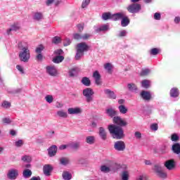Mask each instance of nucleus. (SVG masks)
<instances>
[{
  "instance_id": "1a4fd4ad",
  "label": "nucleus",
  "mask_w": 180,
  "mask_h": 180,
  "mask_svg": "<svg viewBox=\"0 0 180 180\" xmlns=\"http://www.w3.org/2000/svg\"><path fill=\"white\" fill-rule=\"evenodd\" d=\"M114 148L116 151H124L126 150V143L123 141H117L114 144Z\"/></svg>"
},
{
  "instance_id": "bf43d9fd",
  "label": "nucleus",
  "mask_w": 180,
  "mask_h": 180,
  "mask_svg": "<svg viewBox=\"0 0 180 180\" xmlns=\"http://www.w3.org/2000/svg\"><path fill=\"white\" fill-rule=\"evenodd\" d=\"M73 37L75 39V40H82V35L78 33L73 34Z\"/></svg>"
},
{
  "instance_id": "393cba45",
  "label": "nucleus",
  "mask_w": 180,
  "mask_h": 180,
  "mask_svg": "<svg viewBox=\"0 0 180 180\" xmlns=\"http://www.w3.org/2000/svg\"><path fill=\"white\" fill-rule=\"evenodd\" d=\"M172 150L174 154L179 155L180 154V144L178 143H176L172 145Z\"/></svg>"
},
{
  "instance_id": "49530a36",
  "label": "nucleus",
  "mask_w": 180,
  "mask_h": 180,
  "mask_svg": "<svg viewBox=\"0 0 180 180\" xmlns=\"http://www.w3.org/2000/svg\"><path fill=\"white\" fill-rule=\"evenodd\" d=\"M45 101L48 103H53V101H54V98L53 97L52 95H46L45 96Z\"/></svg>"
},
{
  "instance_id": "2eb2a0df",
  "label": "nucleus",
  "mask_w": 180,
  "mask_h": 180,
  "mask_svg": "<svg viewBox=\"0 0 180 180\" xmlns=\"http://www.w3.org/2000/svg\"><path fill=\"white\" fill-rule=\"evenodd\" d=\"M53 171V166L51 165H45L43 167V172L46 176H50L51 172Z\"/></svg>"
},
{
  "instance_id": "e2e57ef3",
  "label": "nucleus",
  "mask_w": 180,
  "mask_h": 180,
  "mask_svg": "<svg viewBox=\"0 0 180 180\" xmlns=\"http://www.w3.org/2000/svg\"><path fill=\"white\" fill-rule=\"evenodd\" d=\"M91 37V34H84L82 35V40H88Z\"/></svg>"
},
{
  "instance_id": "13d9d810",
  "label": "nucleus",
  "mask_w": 180,
  "mask_h": 180,
  "mask_svg": "<svg viewBox=\"0 0 180 180\" xmlns=\"http://www.w3.org/2000/svg\"><path fill=\"white\" fill-rule=\"evenodd\" d=\"M150 129L153 130V131H157L158 130V124H152L150 125Z\"/></svg>"
},
{
  "instance_id": "a878e982",
  "label": "nucleus",
  "mask_w": 180,
  "mask_h": 180,
  "mask_svg": "<svg viewBox=\"0 0 180 180\" xmlns=\"http://www.w3.org/2000/svg\"><path fill=\"white\" fill-rule=\"evenodd\" d=\"M105 113L110 116V117H113L116 116V110L112 108H109L105 110Z\"/></svg>"
},
{
  "instance_id": "aec40b11",
  "label": "nucleus",
  "mask_w": 180,
  "mask_h": 180,
  "mask_svg": "<svg viewBox=\"0 0 180 180\" xmlns=\"http://www.w3.org/2000/svg\"><path fill=\"white\" fill-rule=\"evenodd\" d=\"M57 154V146L53 145L48 149V155L49 157H54Z\"/></svg>"
},
{
  "instance_id": "338daca9",
  "label": "nucleus",
  "mask_w": 180,
  "mask_h": 180,
  "mask_svg": "<svg viewBox=\"0 0 180 180\" xmlns=\"http://www.w3.org/2000/svg\"><path fill=\"white\" fill-rule=\"evenodd\" d=\"M36 58L38 60V61H41V60H43V55L41 53H38Z\"/></svg>"
},
{
  "instance_id": "7ed1b4c3",
  "label": "nucleus",
  "mask_w": 180,
  "mask_h": 180,
  "mask_svg": "<svg viewBox=\"0 0 180 180\" xmlns=\"http://www.w3.org/2000/svg\"><path fill=\"white\" fill-rule=\"evenodd\" d=\"M89 46L85 42H81L77 44V52L75 55V60H81L82 57H84V53L88 51Z\"/></svg>"
},
{
  "instance_id": "f704fd0d",
  "label": "nucleus",
  "mask_w": 180,
  "mask_h": 180,
  "mask_svg": "<svg viewBox=\"0 0 180 180\" xmlns=\"http://www.w3.org/2000/svg\"><path fill=\"white\" fill-rule=\"evenodd\" d=\"M160 51H161V49L153 48L149 51V53H150V56H157L158 54H160Z\"/></svg>"
},
{
  "instance_id": "f257e3e1",
  "label": "nucleus",
  "mask_w": 180,
  "mask_h": 180,
  "mask_svg": "<svg viewBox=\"0 0 180 180\" xmlns=\"http://www.w3.org/2000/svg\"><path fill=\"white\" fill-rule=\"evenodd\" d=\"M19 58L22 63H27L30 59V51L29 44L26 42H20L18 44Z\"/></svg>"
},
{
  "instance_id": "7c9ffc66",
  "label": "nucleus",
  "mask_w": 180,
  "mask_h": 180,
  "mask_svg": "<svg viewBox=\"0 0 180 180\" xmlns=\"http://www.w3.org/2000/svg\"><path fill=\"white\" fill-rule=\"evenodd\" d=\"M64 61V56H57L53 59V62L55 64H60V63H63Z\"/></svg>"
},
{
  "instance_id": "052dcab7",
  "label": "nucleus",
  "mask_w": 180,
  "mask_h": 180,
  "mask_svg": "<svg viewBox=\"0 0 180 180\" xmlns=\"http://www.w3.org/2000/svg\"><path fill=\"white\" fill-rule=\"evenodd\" d=\"M70 44H71V39L68 38L65 39L63 42V45L65 46V47H67V46H70Z\"/></svg>"
},
{
  "instance_id": "680f3d73",
  "label": "nucleus",
  "mask_w": 180,
  "mask_h": 180,
  "mask_svg": "<svg viewBox=\"0 0 180 180\" xmlns=\"http://www.w3.org/2000/svg\"><path fill=\"white\" fill-rule=\"evenodd\" d=\"M16 68L20 72V74H25V71L23 70V67H22L20 65H17Z\"/></svg>"
},
{
  "instance_id": "9b49d317",
  "label": "nucleus",
  "mask_w": 180,
  "mask_h": 180,
  "mask_svg": "<svg viewBox=\"0 0 180 180\" xmlns=\"http://www.w3.org/2000/svg\"><path fill=\"white\" fill-rule=\"evenodd\" d=\"M94 29L96 33H101V32H108V30H109V25H95L94 27Z\"/></svg>"
},
{
  "instance_id": "c85d7f7f",
  "label": "nucleus",
  "mask_w": 180,
  "mask_h": 180,
  "mask_svg": "<svg viewBox=\"0 0 180 180\" xmlns=\"http://www.w3.org/2000/svg\"><path fill=\"white\" fill-rule=\"evenodd\" d=\"M151 85V81L144 79L141 82V87L145 88L146 89H148Z\"/></svg>"
},
{
  "instance_id": "c9c22d12",
  "label": "nucleus",
  "mask_w": 180,
  "mask_h": 180,
  "mask_svg": "<svg viewBox=\"0 0 180 180\" xmlns=\"http://www.w3.org/2000/svg\"><path fill=\"white\" fill-rule=\"evenodd\" d=\"M82 84L85 86H91V80L87 77H84L82 79Z\"/></svg>"
},
{
  "instance_id": "0eeeda50",
  "label": "nucleus",
  "mask_w": 180,
  "mask_h": 180,
  "mask_svg": "<svg viewBox=\"0 0 180 180\" xmlns=\"http://www.w3.org/2000/svg\"><path fill=\"white\" fill-rule=\"evenodd\" d=\"M117 15H121V18H118L117 20H121V26L122 27H126V26H129V24L130 23V20H129V18L126 16V14H124V13H117Z\"/></svg>"
},
{
  "instance_id": "6ab92c4d",
  "label": "nucleus",
  "mask_w": 180,
  "mask_h": 180,
  "mask_svg": "<svg viewBox=\"0 0 180 180\" xmlns=\"http://www.w3.org/2000/svg\"><path fill=\"white\" fill-rule=\"evenodd\" d=\"M169 95L171 98H178L179 96V89L176 87H173L169 91Z\"/></svg>"
},
{
  "instance_id": "6e6d98bb",
  "label": "nucleus",
  "mask_w": 180,
  "mask_h": 180,
  "mask_svg": "<svg viewBox=\"0 0 180 180\" xmlns=\"http://www.w3.org/2000/svg\"><path fill=\"white\" fill-rule=\"evenodd\" d=\"M2 122L4 123V124H11V123H12V121L9 117L3 118Z\"/></svg>"
},
{
  "instance_id": "a19ab883",
  "label": "nucleus",
  "mask_w": 180,
  "mask_h": 180,
  "mask_svg": "<svg viewBox=\"0 0 180 180\" xmlns=\"http://www.w3.org/2000/svg\"><path fill=\"white\" fill-rule=\"evenodd\" d=\"M21 160L23 161V162H27L29 164L30 162H32V156L24 155L21 158Z\"/></svg>"
},
{
  "instance_id": "e433bc0d",
  "label": "nucleus",
  "mask_w": 180,
  "mask_h": 180,
  "mask_svg": "<svg viewBox=\"0 0 180 180\" xmlns=\"http://www.w3.org/2000/svg\"><path fill=\"white\" fill-rule=\"evenodd\" d=\"M150 74H151V70L149 68L142 69V70L141 72V75L142 77H146L147 75H150Z\"/></svg>"
},
{
  "instance_id": "f03ea898",
  "label": "nucleus",
  "mask_w": 180,
  "mask_h": 180,
  "mask_svg": "<svg viewBox=\"0 0 180 180\" xmlns=\"http://www.w3.org/2000/svg\"><path fill=\"white\" fill-rule=\"evenodd\" d=\"M108 130L112 134L113 139L117 140H120L124 137V132L123 131V128L115 124H111L108 126Z\"/></svg>"
},
{
  "instance_id": "bb28decb",
  "label": "nucleus",
  "mask_w": 180,
  "mask_h": 180,
  "mask_svg": "<svg viewBox=\"0 0 180 180\" xmlns=\"http://www.w3.org/2000/svg\"><path fill=\"white\" fill-rule=\"evenodd\" d=\"M155 169L156 172H158V175H159V176H160V178H166L167 177V173L160 170L158 167V165L155 166Z\"/></svg>"
},
{
  "instance_id": "864d4df0",
  "label": "nucleus",
  "mask_w": 180,
  "mask_h": 180,
  "mask_svg": "<svg viewBox=\"0 0 180 180\" xmlns=\"http://www.w3.org/2000/svg\"><path fill=\"white\" fill-rule=\"evenodd\" d=\"M105 70L108 71V72H112V64L110 63H106L104 65Z\"/></svg>"
},
{
  "instance_id": "72a5a7b5",
  "label": "nucleus",
  "mask_w": 180,
  "mask_h": 180,
  "mask_svg": "<svg viewBox=\"0 0 180 180\" xmlns=\"http://www.w3.org/2000/svg\"><path fill=\"white\" fill-rule=\"evenodd\" d=\"M59 162L61 165H68L70 164V158H60Z\"/></svg>"
},
{
  "instance_id": "4c0bfd02",
  "label": "nucleus",
  "mask_w": 180,
  "mask_h": 180,
  "mask_svg": "<svg viewBox=\"0 0 180 180\" xmlns=\"http://www.w3.org/2000/svg\"><path fill=\"white\" fill-rule=\"evenodd\" d=\"M118 109L120 110V112L122 115H126V113H127V108H126V106H124V105H120L118 107Z\"/></svg>"
},
{
  "instance_id": "f8f14e48",
  "label": "nucleus",
  "mask_w": 180,
  "mask_h": 180,
  "mask_svg": "<svg viewBox=\"0 0 180 180\" xmlns=\"http://www.w3.org/2000/svg\"><path fill=\"white\" fill-rule=\"evenodd\" d=\"M165 167L169 171H172L173 169H175V167H176L175 160L172 159L167 160L166 162H165Z\"/></svg>"
},
{
  "instance_id": "cd10ccee",
  "label": "nucleus",
  "mask_w": 180,
  "mask_h": 180,
  "mask_svg": "<svg viewBox=\"0 0 180 180\" xmlns=\"http://www.w3.org/2000/svg\"><path fill=\"white\" fill-rule=\"evenodd\" d=\"M127 89L130 92H137V86L134 83L128 84Z\"/></svg>"
},
{
  "instance_id": "de8ad7c7",
  "label": "nucleus",
  "mask_w": 180,
  "mask_h": 180,
  "mask_svg": "<svg viewBox=\"0 0 180 180\" xmlns=\"http://www.w3.org/2000/svg\"><path fill=\"white\" fill-rule=\"evenodd\" d=\"M89 4H91V0H83L82 3V8L85 9V8H88Z\"/></svg>"
},
{
  "instance_id": "dca6fc26",
  "label": "nucleus",
  "mask_w": 180,
  "mask_h": 180,
  "mask_svg": "<svg viewBox=\"0 0 180 180\" xmlns=\"http://www.w3.org/2000/svg\"><path fill=\"white\" fill-rule=\"evenodd\" d=\"M113 122L114 123L118 124V126H121L122 127L127 124V122L123 120L120 117H115L113 118Z\"/></svg>"
},
{
  "instance_id": "c03bdc74",
  "label": "nucleus",
  "mask_w": 180,
  "mask_h": 180,
  "mask_svg": "<svg viewBox=\"0 0 180 180\" xmlns=\"http://www.w3.org/2000/svg\"><path fill=\"white\" fill-rule=\"evenodd\" d=\"M23 144H25V142L22 139H19L14 143V146L18 148H20Z\"/></svg>"
},
{
  "instance_id": "79ce46f5",
  "label": "nucleus",
  "mask_w": 180,
  "mask_h": 180,
  "mask_svg": "<svg viewBox=\"0 0 180 180\" xmlns=\"http://www.w3.org/2000/svg\"><path fill=\"white\" fill-rule=\"evenodd\" d=\"M78 74V68H75L69 70L70 77H75Z\"/></svg>"
},
{
  "instance_id": "9d476101",
  "label": "nucleus",
  "mask_w": 180,
  "mask_h": 180,
  "mask_svg": "<svg viewBox=\"0 0 180 180\" xmlns=\"http://www.w3.org/2000/svg\"><path fill=\"white\" fill-rule=\"evenodd\" d=\"M19 175V170L16 169H10L7 174L8 179H16Z\"/></svg>"
},
{
  "instance_id": "37998d69",
  "label": "nucleus",
  "mask_w": 180,
  "mask_h": 180,
  "mask_svg": "<svg viewBox=\"0 0 180 180\" xmlns=\"http://www.w3.org/2000/svg\"><path fill=\"white\" fill-rule=\"evenodd\" d=\"M100 169L101 172H104V174H108V172H110V167L106 165H102Z\"/></svg>"
},
{
  "instance_id": "ea45409f",
  "label": "nucleus",
  "mask_w": 180,
  "mask_h": 180,
  "mask_svg": "<svg viewBox=\"0 0 180 180\" xmlns=\"http://www.w3.org/2000/svg\"><path fill=\"white\" fill-rule=\"evenodd\" d=\"M22 175L24 178H30L32 176V170L26 169L23 171Z\"/></svg>"
},
{
  "instance_id": "69168bd1",
  "label": "nucleus",
  "mask_w": 180,
  "mask_h": 180,
  "mask_svg": "<svg viewBox=\"0 0 180 180\" xmlns=\"http://www.w3.org/2000/svg\"><path fill=\"white\" fill-rule=\"evenodd\" d=\"M174 22L176 25H179V23H180V17L179 16H176L174 18Z\"/></svg>"
},
{
  "instance_id": "a18cd8bd",
  "label": "nucleus",
  "mask_w": 180,
  "mask_h": 180,
  "mask_svg": "<svg viewBox=\"0 0 180 180\" xmlns=\"http://www.w3.org/2000/svg\"><path fill=\"white\" fill-rule=\"evenodd\" d=\"M170 140L172 141H174V143H176V141H179V136L177 135V134H172L170 137Z\"/></svg>"
},
{
  "instance_id": "b1692460",
  "label": "nucleus",
  "mask_w": 180,
  "mask_h": 180,
  "mask_svg": "<svg viewBox=\"0 0 180 180\" xmlns=\"http://www.w3.org/2000/svg\"><path fill=\"white\" fill-rule=\"evenodd\" d=\"M85 141L87 144L92 146V144H95L96 138L94 136H88L86 137Z\"/></svg>"
},
{
  "instance_id": "5701e85b",
  "label": "nucleus",
  "mask_w": 180,
  "mask_h": 180,
  "mask_svg": "<svg viewBox=\"0 0 180 180\" xmlns=\"http://www.w3.org/2000/svg\"><path fill=\"white\" fill-rule=\"evenodd\" d=\"M141 96L144 101H150L151 99V93L150 91H143L141 93Z\"/></svg>"
},
{
  "instance_id": "412c9836",
  "label": "nucleus",
  "mask_w": 180,
  "mask_h": 180,
  "mask_svg": "<svg viewBox=\"0 0 180 180\" xmlns=\"http://www.w3.org/2000/svg\"><path fill=\"white\" fill-rule=\"evenodd\" d=\"M98 134L102 140H106L108 137V133L106 132V130H105V128L101 127L99 128Z\"/></svg>"
},
{
  "instance_id": "09e8293b",
  "label": "nucleus",
  "mask_w": 180,
  "mask_h": 180,
  "mask_svg": "<svg viewBox=\"0 0 180 180\" xmlns=\"http://www.w3.org/2000/svg\"><path fill=\"white\" fill-rule=\"evenodd\" d=\"M44 50V46L43 45H39L35 49V53H37V54H40Z\"/></svg>"
},
{
  "instance_id": "0e129e2a",
  "label": "nucleus",
  "mask_w": 180,
  "mask_h": 180,
  "mask_svg": "<svg viewBox=\"0 0 180 180\" xmlns=\"http://www.w3.org/2000/svg\"><path fill=\"white\" fill-rule=\"evenodd\" d=\"M54 1H56V0H46V6H50L53 5V4L54 3Z\"/></svg>"
},
{
  "instance_id": "f3484780",
  "label": "nucleus",
  "mask_w": 180,
  "mask_h": 180,
  "mask_svg": "<svg viewBox=\"0 0 180 180\" xmlns=\"http://www.w3.org/2000/svg\"><path fill=\"white\" fill-rule=\"evenodd\" d=\"M20 29V24L19 22H15L13 24L8 30H7V34H11V32H18Z\"/></svg>"
},
{
  "instance_id": "ddd939ff",
  "label": "nucleus",
  "mask_w": 180,
  "mask_h": 180,
  "mask_svg": "<svg viewBox=\"0 0 180 180\" xmlns=\"http://www.w3.org/2000/svg\"><path fill=\"white\" fill-rule=\"evenodd\" d=\"M68 115H81L82 113V108L76 107V108H69L68 109Z\"/></svg>"
},
{
  "instance_id": "c756f323",
  "label": "nucleus",
  "mask_w": 180,
  "mask_h": 180,
  "mask_svg": "<svg viewBox=\"0 0 180 180\" xmlns=\"http://www.w3.org/2000/svg\"><path fill=\"white\" fill-rule=\"evenodd\" d=\"M56 115L59 117H63V119L68 117V114L67 113V112L64 111V110H60L57 111Z\"/></svg>"
},
{
  "instance_id": "4d7b16f0",
  "label": "nucleus",
  "mask_w": 180,
  "mask_h": 180,
  "mask_svg": "<svg viewBox=\"0 0 180 180\" xmlns=\"http://www.w3.org/2000/svg\"><path fill=\"white\" fill-rule=\"evenodd\" d=\"M153 19H155V20H161V13H155L153 15Z\"/></svg>"
},
{
  "instance_id": "a211bd4d",
  "label": "nucleus",
  "mask_w": 180,
  "mask_h": 180,
  "mask_svg": "<svg viewBox=\"0 0 180 180\" xmlns=\"http://www.w3.org/2000/svg\"><path fill=\"white\" fill-rule=\"evenodd\" d=\"M93 78H94L95 83L97 85H102V82L101 81V75L99 74V72H98V70H96L93 73Z\"/></svg>"
},
{
  "instance_id": "20e7f679",
  "label": "nucleus",
  "mask_w": 180,
  "mask_h": 180,
  "mask_svg": "<svg viewBox=\"0 0 180 180\" xmlns=\"http://www.w3.org/2000/svg\"><path fill=\"white\" fill-rule=\"evenodd\" d=\"M94 94L95 92L94 91V89L91 88H86L83 90V96H84L86 102H87V103H91V102H94Z\"/></svg>"
},
{
  "instance_id": "39448f33",
  "label": "nucleus",
  "mask_w": 180,
  "mask_h": 180,
  "mask_svg": "<svg viewBox=\"0 0 180 180\" xmlns=\"http://www.w3.org/2000/svg\"><path fill=\"white\" fill-rule=\"evenodd\" d=\"M121 17L122 14H117V13L115 14H111L110 13H104L102 15L103 20H108L109 19L111 20H117Z\"/></svg>"
},
{
  "instance_id": "603ef678",
  "label": "nucleus",
  "mask_w": 180,
  "mask_h": 180,
  "mask_svg": "<svg viewBox=\"0 0 180 180\" xmlns=\"http://www.w3.org/2000/svg\"><path fill=\"white\" fill-rule=\"evenodd\" d=\"M122 180H129V172L124 171L122 174Z\"/></svg>"
},
{
  "instance_id": "473e14b6",
  "label": "nucleus",
  "mask_w": 180,
  "mask_h": 180,
  "mask_svg": "<svg viewBox=\"0 0 180 180\" xmlns=\"http://www.w3.org/2000/svg\"><path fill=\"white\" fill-rule=\"evenodd\" d=\"M69 146L72 150H78L81 147V143L79 142H72Z\"/></svg>"
},
{
  "instance_id": "6e6552de",
  "label": "nucleus",
  "mask_w": 180,
  "mask_h": 180,
  "mask_svg": "<svg viewBox=\"0 0 180 180\" xmlns=\"http://www.w3.org/2000/svg\"><path fill=\"white\" fill-rule=\"evenodd\" d=\"M46 73L51 77H57L58 75V70L54 65H49L46 68Z\"/></svg>"
},
{
  "instance_id": "3c124183",
  "label": "nucleus",
  "mask_w": 180,
  "mask_h": 180,
  "mask_svg": "<svg viewBox=\"0 0 180 180\" xmlns=\"http://www.w3.org/2000/svg\"><path fill=\"white\" fill-rule=\"evenodd\" d=\"M2 108L4 109H9L11 108V103L9 101H4L1 104Z\"/></svg>"
},
{
  "instance_id": "774afa93",
  "label": "nucleus",
  "mask_w": 180,
  "mask_h": 180,
  "mask_svg": "<svg viewBox=\"0 0 180 180\" xmlns=\"http://www.w3.org/2000/svg\"><path fill=\"white\" fill-rule=\"evenodd\" d=\"M137 180H147V176H146V175H140L137 178Z\"/></svg>"
},
{
  "instance_id": "5fc2aeb1",
  "label": "nucleus",
  "mask_w": 180,
  "mask_h": 180,
  "mask_svg": "<svg viewBox=\"0 0 180 180\" xmlns=\"http://www.w3.org/2000/svg\"><path fill=\"white\" fill-rule=\"evenodd\" d=\"M134 137H135V139H136V140H141V137H142L141 132H140L139 131H135Z\"/></svg>"
},
{
  "instance_id": "4468645a",
  "label": "nucleus",
  "mask_w": 180,
  "mask_h": 180,
  "mask_svg": "<svg viewBox=\"0 0 180 180\" xmlns=\"http://www.w3.org/2000/svg\"><path fill=\"white\" fill-rule=\"evenodd\" d=\"M32 19L36 22H41V20L44 19V15H43V13L37 11L33 13Z\"/></svg>"
},
{
  "instance_id": "58836bf2",
  "label": "nucleus",
  "mask_w": 180,
  "mask_h": 180,
  "mask_svg": "<svg viewBox=\"0 0 180 180\" xmlns=\"http://www.w3.org/2000/svg\"><path fill=\"white\" fill-rule=\"evenodd\" d=\"M127 36V31L126 30H120L117 33V37H126Z\"/></svg>"
},
{
  "instance_id": "2f4dec72",
  "label": "nucleus",
  "mask_w": 180,
  "mask_h": 180,
  "mask_svg": "<svg viewBox=\"0 0 180 180\" xmlns=\"http://www.w3.org/2000/svg\"><path fill=\"white\" fill-rule=\"evenodd\" d=\"M62 176L64 180H70L72 178V175L69 172L65 171L63 172Z\"/></svg>"
},
{
  "instance_id": "8fccbe9b",
  "label": "nucleus",
  "mask_w": 180,
  "mask_h": 180,
  "mask_svg": "<svg viewBox=\"0 0 180 180\" xmlns=\"http://www.w3.org/2000/svg\"><path fill=\"white\" fill-rule=\"evenodd\" d=\"M52 43L53 44H58L59 43H61V38L60 37H55L52 39Z\"/></svg>"
},
{
  "instance_id": "4be33fe9",
  "label": "nucleus",
  "mask_w": 180,
  "mask_h": 180,
  "mask_svg": "<svg viewBox=\"0 0 180 180\" xmlns=\"http://www.w3.org/2000/svg\"><path fill=\"white\" fill-rule=\"evenodd\" d=\"M104 93L110 99H116V94L113 91H111L109 89H105Z\"/></svg>"
},
{
  "instance_id": "423d86ee",
  "label": "nucleus",
  "mask_w": 180,
  "mask_h": 180,
  "mask_svg": "<svg viewBox=\"0 0 180 180\" xmlns=\"http://www.w3.org/2000/svg\"><path fill=\"white\" fill-rule=\"evenodd\" d=\"M128 12H129V13H139V12H140V11H141V5L139 4H136L134 3L131 5H129L127 8Z\"/></svg>"
}]
</instances>
